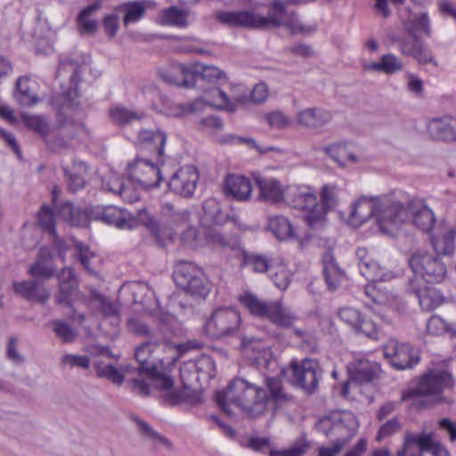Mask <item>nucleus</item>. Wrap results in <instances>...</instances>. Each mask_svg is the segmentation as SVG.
Masks as SVG:
<instances>
[{
  "label": "nucleus",
  "mask_w": 456,
  "mask_h": 456,
  "mask_svg": "<svg viewBox=\"0 0 456 456\" xmlns=\"http://www.w3.org/2000/svg\"><path fill=\"white\" fill-rule=\"evenodd\" d=\"M37 224L45 232L49 234L56 255L64 262V255L69 247L65 240L56 233L54 216L48 206H42L37 214Z\"/></svg>",
  "instance_id": "obj_20"
},
{
  "label": "nucleus",
  "mask_w": 456,
  "mask_h": 456,
  "mask_svg": "<svg viewBox=\"0 0 456 456\" xmlns=\"http://www.w3.org/2000/svg\"><path fill=\"white\" fill-rule=\"evenodd\" d=\"M15 292L22 297L32 301L43 303L50 297L51 292L37 281H24L13 283Z\"/></svg>",
  "instance_id": "obj_28"
},
{
  "label": "nucleus",
  "mask_w": 456,
  "mask_h": 456,
  "mask_svg": "<svg viewBox=\"0 0 456 456\" xmlns=\"http://www.w3.org/2000/svg\"><path fill=\"white\" fill-rule=\"evenodd\" d=\"M182 289L193 296L206 297L210 291V282L200 269V275L196 274L190 286H184Z\"/></svg>",
  "instance_id": "obj_54"
},
{
  "label": "nucleus",
  "mask_w": 456,
  "mask_h": 456,
  "mask_svg": "<svg viewBox=\"0 0 456 456\" xmlns=\"http://www.w3.org/2000/svg\"><path fill=\"white\" fill-rule=\"evenodd\" d=\"M338 315L342 322L357 333H362L371 338H377L378 326L372 320L366 318L358 309L345 306L338 310Z\"/></svg>",
  "instance_id": "obj_17"
},
{
  "label": "nucleus",
  "mask_w": 456,
  "mask_h": 456,
  "mask_svg": "<svg viewBox=\"0 0 456 456\" xmlns=\"http://www.w3.org/2000/svg\"><path fill=\"white\" fill-rule=\"evenodd\" d=\"M267 227L279 240L291 239L296 236L290 221L283 216H270Z\"/></svg>",
  "instance_id": "obj_38"
},
{
  "label": "nucleus",
  "mask_w": 456,
  "mask_h": 456,
  "mask_svg": "<svg viewBox=\"0 0 456 456\" xmlns=\"http://www.w3.org/2000/svg\"><path fill=\"white\" fill-rule=\"evenodd\" d=\"M53 257L54 255L50 248H40L36 263L29 268V273L34 277H52L55 269L53 265Z\"/></svg>",
  "instance_id": "obj_34"
},
{
  "label": "nucleus",
  "mask_w": 456,
  "mask_h": 456,
  "mask_svg": "<svg viewBox=\"0 0 456 456\" xmlns=\"http://www.w3.org/2000/svg\"><path fill=\"white\" fill-rule=\"evenodd\" d=\"M58 216L73 226L85 225L87 224V213L77 208L69 202H65L58 208Z\"/></svg>",
  "instance_id": "obj_42"
},
{
  "label": "nucleus",
  "mask_w": 456,
  "mask_h": 456,
  "mask_svg": "<svg viewBox=\"0 0 456 456\" xmlns=\"http://www.w3.org/2000/svg\"><path fill=\"white\" fill-rule=\"evenodd\" d=\"M405 29L409 35H416L417 32H421L427 37H430V21L428 12L411 16L405 22Z\"/></svg>",
  "instance_id": "obj_49"
},
{
  "label": "nucleus",
  "mask_w": 456,
  "mask_h": 456,
  "mask_svg": "<svg viewBox=\"0 0 456 456\" xmlns=\"http://www.w3.org/2000/svg\"><path fill=\"white\" fill-rule=\"evenodd\" d=\"M270 277L274 285L285 290L290 282V273L282 262L274 263L271 267Z\"/></svg>",
  "instance_id": "obj_53"
},
{
  "label": "nucleus",
  "mask_w": 456,
  "mask_h": 456,
  "mask_svg": "<svg viewBox=\"0 0 456 456\" xmlns=\"http://www.w3.org/2000/svg\"><path fill=\"white\" fill-rule=\"evenodd\" d=\"M371 216L375 217L381 233L394 236L404 220L406 211L393 196L362 197L352 206L348 222L351 225L357 227Z\"/></svg>",
  "instance_id": "obj_2"
},
{
  "label": "nucleus",
  "mask_w": 456,
  "mask_h": 456,
  "mask_svg": "<svg viewBox=\"0 0 456 456\" xmlns=\"http://www.w3.org/2000/svg\"><path fill=\"white\" fill-rule=\"evenodd\" d=\"M350 380L342 387V395L348 396L349 386L352 383H368L375 379L380 371V366L365 356L356 357L348 367Z\"/></svg>",
  "instance_id": "obj_15"
},
{
  "label": "nucleus",
  "mask_w": 456,
  "mask_h": 456,
  "mask_svg": "<svg viewBox=\"0 0 456 456\" xmlns=\"http://www.w3.org/2000/svg\"><path fill=\"white\" fill-rule=\"evenodd\" d=\"M367 69L383 72L387 75L396 73L403 69V64L400 58L393 53H387L380 57L379 61L367 64Z\"/></svg>",
  "instance_id": "obj_44"
},
{
  "label": "nucleus",
  "mask_w": 456,
  "mask_h": 456,
  "mask_svg": "<svg viewBox=\"0 0 456 456\" xmlns=\"http://www.w3.org/2000/svg\"><path fill=\"white\" fill-rule=\"evenodd\" d=\"M456 231L452 228H444L442 232L431 237V242L436 254L451 255L454 251V239Z\"/></svg>",
  "instance_id": "obj_41"
},
{
  "label": "nucleus",
  "mask_w": 456,
  "mask_h": 456,
  "mask_svg": "<svg viewBox=\"0 0 456 456\" xmlns=\"http://www.w3.org/2000/svg\"><path fill=\"white\" fill-rule=\"evenodd\" d=\"M180 377L184 387H190L200 382V375L195 370V365L192 361H187L180 367Z\"/></svg>",
  "instance_id": "obj_58"
},
{
  "label": "nucleus",
  "mask_w": 456,
  "mask_h": 456,
  "mask_svg": "<svg viewBox=\"0 0 456 456\" xmlns=\"http://www.w3.org/2000/svg\"><path fill=\"white\" fill-rule=\"evenodd\" d=\"M95 367L99 377L106 378L118 386H120L126 379L134 393L140 395H149L150 385L143 378H137L134 373L135 368L126 364L117 369L112 364L102 365L100 362H95Z\"/></svg>",
  "instance_id": "obj_13"
},
{
  "label": "nucleus",
  "mask_w": 456,
  "mask_h": 456,
  "mask_svg": "<svg viewBox=\"0 0 456 456\" xmlns=\"http://www.w3.org/2000/svg\"><path fill=\"white\" fill-rule=\"evenodd\" d=\"M408 265L413 273L409 281H416V284L441 283L447 275L446 265L441 258L427 250H417L408 258Z\"/></svg>",
  "instance_id": "obj_8"
},
{
  "label": "nucleus",
  "mask_w": 456,
  "mask_h": 456,
  "mask_svg": "<svg viewBox=\"0 0 456 456\" xmlns=\"http://www.w3.org/2000/svg\"><path fill=\"white\" fill-rule=\"evenodd\" d=\"M102 218L106 224H113L119 229L132 230L138 225V221L130 214L111 206L103 209Z\"/></svg>",
  "instance_id": "obj_33"
},
{
  "label": "nucleus",
  "mask_w": 456,
  "mask_h": 456,
  "mask_svg": "<svg viewBox=\"0 0 456 456\" xmlns=\"http://www.w3.org/2000/svg\"><path fill=\"white\" fill-rule=\"evenodd\" d=\"M60 289L56 296V301L60 305H69L76 293L77 282L76 276L70 268H63L59 275Z\"/></svg>",
  "instance_id": "obj_31"
},
{
  "label": "nucleus",
  "mask_w": 456,
  "mask_h": 456,
  "mask_svg": "<svg viewBox=\"0 0 456 456\" xmlns=\"http://www.w3.org/2000/svg\"><path fill=\"white\" fill-rule=\"evenodd\" d=\"M427 132L434 141L456 142V118L452 117L432 118L428 122Z\"/></svg>",
  "instance_id": "obj_23"
},
{
  "label": "nucleus",
  "mask_w": 456,
  "mask_h": 456,
  "mask_svg": "<svg viewBox=\"0 0 456 456\" xmlns=\"http://www.w3.org/2000/svg\"><path fill=\"white\" fill-rule=\"evenodd\" d=\"M425 432L414 434L406 431L402 447L397 451V456H422L425 452Z\"/></svg>",
  "instance_id": "obj_35"
},
{
  "label": "nucleus",
  "mask_w": 456,
  "mask_h": 456,
  "mask_svg": "<svg viewBox=\"0 0 456 456\" xmlns=\"http://www.w3.org/2000/svg\"><path fill=\"white\" fill-rule=\"evenodd\" d=\"M364 293L376 305L393 306L396 301V297L390 293L383 284L370 283L365 287Z\"/></svg>",
  "instance_id": "obj_40"
},
{
  "label": "nucleus",
  "mask_w": 456,
  "mask_h": 456,
  "mask_svg": "<svg viewBox=\"0 0 456 456\" xmlns=\"http://www.w3.org/2000/svg\"><path fill=\"white\" fill-rule=\"evenodd\" d=\"M263 118L270 127L275 129H284L291 123L290 119L279 110L265 113L264 114Z\"/></svg>",
  "instance_id": "obj_59"
},
{
  "label": "nucleus",
  "mask_w": 456,
  "mask_h": 456,
  "mask_svg": "<svg viewBox=\"0 0 456 456\" xmlns=\"http://www.w3.org/2000/svg\"><path fill=\"white\" fill-rule=\"evenodd\" d=\"M425 439V452H428L432 456H450L449 451L440 442L436 440V435L433 432L426 433Z\"/></svg>",
  "instance_id": "obj_60"
},
{
  "label": "nucleus",
  "mask_w": 456,
  "mask_h": 456,
  "mask_svg": "<svg viewBox=\"0 0 456 456\" xmlns=\"http://www.w3.org/2000/svg\"><path fill=\"white\" fill-rule=\"evenodd\" d=\"M101 8L100 3H95L85 7L78 14L77 22L80 34L93 35L96 32L98 24L95 20L89 17Z\"/></svg>",
  "instance_id": "obj_46"
},
{
  "label": "nucleus",
  "mask_w": 456,
  "mask_h": 456,
  "mask_svg": "<svg viewBox=\"0 0 456 456\" xmlns=\"http://www.w3.org/2000/svg\"><path fill=\"white\" fill-rule=\"evenodd\" d=\"M323 275L328 288L336 289L341 283L344 273L338 266L334 256L330 251L326 252L322 257Z\"/></svg>",
  "instance_id": "obj_37"
},
{
  "label": "nucleus",
  "mask_w": 456,
  "mask_h": 456,
  "mask_svg": "<svg viewBox=\"0 0 456 456\" xmlns=\"http://www.w3.org/2000/svg\"><path fill=\"white\" fill-rule=\"evenodd\" d=\"M256 28L266 27L284 26L292 33H306L307 30L300 23L295 12L288 13L286 11V2L281 0H273L269 4V12L267 17L256 14Z\"/></svg>",
  "instance_id": "obj_11"
},
{
  "label": "nucleus",
  "mask_w": 456,
  "mask_h": 456,
  "mask_svg": "<svg viewBox=\"0 0 456 456\" xmlns=\"http://www.w3.org/2000/svg\"><path fill=\"white\" fill-rule=\"evenodd\" d=\"M359 421L351 411H333L320 418L315 423V428L328 439L346 445L356 435Z\"/></svg>",
  "instance_id": "obj_7"
},
{
  "label": "nucleus",
  "mask_w": 456,
  "mask_h": 456,
  "mask_svg": "<svg viewBox=\"0 0 456 456\" xmlns=\"http://www.w3.org/2000/svg\"><path fill=\"white\" fill-rule=\"evenodd\" d=\"M265 385L269 394L246 379H234L225 391L216 393V400L229 416H233L237 409L250 418H257L266 411L270 401L279 404L289 400L279 379L267 378Z\"/></svg>",
  "instance_id": "obj_1"
},
{
  "label": "nucleus",
  "mask_w": 456,
  "mask_h": 456,
  "mask_svg": "<svg viewBox=\"0 0 456 456\" xmlns=\"http://www.w3.org/2000/svg\"><path fill=\"white\" fill-rule=\"evenodd\" d=\"M284 377L291 379V382L307 392H313L318 386L320 367L316 361L305 359L293 360L288 368L281 370Z\"/></svg>",
  "instance_id": "obj_12"
},
{
  "label": "nucleus",
  "mask_w": 456,
  "mask_h": 456,
  "mask_svg": "<svg viewBox=\"0 0 456 456\" xmlns=\"http://www.w3.org/2000/svg\"><path fill=\"white\" fill-rule=\"evenodd\" d=\"M260 198L269 203H280L284 200L286 186L275 178L256 179Z\"/></svg>",
  "instance_id": "obj_30"
},
{
  "label": "nucleus",
  "mask_w": 456,
  "mask_h": 456,
  "mask_svg": "<svg viewBox=\"0 0 456 456\" xmlns=\"http://www.w3.org/2000/svg\"><path fill=\"white\" fill-rule=\"evenodd\" d=\"M38 90V82L32 77L25 75L17 79L13 96L20 105L32 107L41 101Z\"/></svg>",
  "instance_id": "obj_22"
},
{
  "label": "nucleus",
  "mask_w": 456,
  "mask_h": 456,
  "mask_svg": "<svg viewBox=\"0 0 456 456\" xmlns=\"http://www.w3.org/2000/svg\"><path fill=\"white\" fill-rule=\"evenodd\" d=\"M427 331L433 336H440L444 333L456 335V329L448 324L444 320L437 315L432 316L427 322Z\"/></svg>",
  "instance_id": "obj_56"
},
{
  "label": "nucleus",
  "mask_w": 456,
  "mask_h": 456,
  "mask_svg": "<svg viewBox=\"0 0 456 456\" xmlns=\"http://www.w3.org/2000/svg\"><path fill=\"white\" fill-rule=\"evenodd\" d=\"M407 38L398 41L399 50L403 55L411 56L419 64L432 63L437 66L431 51L425 45L423 41L416 35H409Z\"/></svg>",
  "instance_id": "obj_18"
},
{
  "label": "nucleus",
  "mask_w": 456,
  "mask_h": 456,
  "mask_svg": "<svg viewBox=\"0 0 456 456\" xmlns=\"http://www.w3.org/2000/svg\"><path fill=\"white\" fill-rule=\"evenodd\" d=\"M383 353L391 365L398 370L411 368L419 362L418 357H412L411 348L409 345L400 344L395 339H389L384 345Z\"/></svg>",
  "instance_id": "obj_16"
},
{
  "label": "nucleus",
  "mask_w": 456,
  "mask_h": 456,
  "mask_svg": "<svg viewBox=\"0 0 456 456\" xmlns=\"http://www.w3.org/2000/svg\"><path fill=\"white\" fill-rule=\"evenodd\" d=\"M338 188L335 185L326 184L322 187L321 192L322 206L325 214L337 204Z\"/></svg>",
  "instance_id": "obj_61"
},
{
  "label": "nucleus",
  "mask_w": 456,
  "mask_h": 456,
  "mask_svg": "<svg viewBox=\"0 0 456 456\" xmlns=\"http://www.w3.org/2000/svg\"><path fill=\"white\" fill-rule=\"evenodd\" d=\"M52 325L56 336L63 342L69 343L76 338V331L67 323L60 321H54Z\"/></svg>",
  "instance_id": "obj_63"
},
{
  "label": "nucleus",
  "mask_w": 456,
  "mask_h": 456,
  "mask_svg": "<svg viewBox=\"0 0 456 456\" xmlns=\"http://www.w3.org/2000/svg\"><path fill=\"white\" fill-rule=\"evenodd\" d=\"M157 22L161 26L185 28L188 25V12L176 6L163 9L158 16Z\"/></svg>",
  "instance_id": "obj_39"
},
{
  "label": "nucleus",
  "mask_w": 456,
  "mask_h": 456,
  "mask_svg": "<svg viewBox=\"0 0 456 456\" xmlns=\"http://www.w3.org/2000/svg\"><path fill=\"white\" fill-rule=\"evenodd\" d=\"M453 385L451 373L445 370H431L422 375L414 388L405 392L402 400L413 398L417 403L428 407L438 403H448L443 391Z\"/></svg>",
  "instance_id": "obj_4"
},
{
  "label": "nucleus",
  "mask_w": 456,
  "mask_h": 456,
  "mask_svg": "<svg viewBox=\"0 0 456 456\" xmlns=\"http://www.w3.org/2000/svg\"><path fill=\"white\" fill-rule=\"evenodd\" d=\"M199 173H173L167 186L175 193L183 197H191L196 188Z\"/></svg>",
  "instance_id": "obj_29"
},
{
  "label": "nucleus",
  "mask_w": 456,
  "mask_h": 456,
  "mask_svg": "<svg viewBox=\"0 0 456 456\" xmlns=\"http://www.w3.org/2000/svg\"><path fill=\"white\" fill-rule=\"evenodd\" d=\"M143 113H138L125 107L114 106L110 110L111 120L120 126H125L134 120H140L144 118Z\"/></svg>",
  "instance_id": "obj_51"
},
{
  "label": "nucleus",
  "mask_w": 456,
  "mask_h": 456,
  "mask_svg": "<svg viewBox=\"0 0 456 456\" xmlns=\"http://www.w3.org/2000/svg\"><path fill=\"white\" fill-rule=\"evenodd\" d=\"M241 347L245 353L263 354V356L268 354L269 346L261 338L255 337L243 336L241 338Z\"/></svg>",
  "instance_id": "obj_57"
},
{
  "label": "nucleus",
  "mask_w": 456,
  "mask_h": 456,
  "mask_svg": "<svg viewBox=\"0 0 456 456\" xmlns=\"http://www.w3.org/2000/svg\"><path fill=\"white\" fill-rule=\"evenodd\" d=\"M157 346L156 343L146 342L135 349L134 357L139 367L135 368L134 373L137 378L146 379L148 384L151 379L157 387L163 390V396L169 403H179L185 399L186 395L183 391L173 389L174 381L170 373L175 367V360L151 362L152 353Z\"/></svg>",
  "instance_id": "obj_3"
},
{
  "label": "nucleus",
  "mask_w": 456,
  "mask_h": 456,
  "mask_svg": "<svg viewBox=\"0 0 456 456\" xmlns=\"http://www.w3.org/2000/svg\"><path fill=\"white\" fill-rule=\"evenodd\" d=\"M223 191L224 195L239 201L250 199L252 192V180L240 173H231L224 181Z\"/></svg>",
  "instance_id": "obj_19"
},
{
  "label": "nucleus",
  "mask_w": 456,
  "mask_h": 456,
  "mask_svg": "<svg viewBox=\"0 0 456 456\" xmlns=\"http://www.w3.org/2000/svg\"><path fill=\"white\" fill-rule=\"evenodd\" d=\"M323 151L338 164L339 167H346L359 161L358 151L352 142L334 143L325 147Z\"/></svg>",
  "instance_id": "obj_26"
},
{
  "label": "nucleus",
  "mask_w": 456,
  "mask_h": 456,
  "mask_svg": "<svg viewBox=\"0 0 456 456\" xmlns=\"http://www.w3.org/2000/svg\"><path fill=\"white\" fill-rule=\"evenodd\" d=\"M207 242L214 248H230L235 245L236 237L233 234H226L221 226L214 225L205 230Z\"/></svg>",
  "instance_id": "obj_43"
},
{
  "label": "nucleus",
  "mask_w": 456,
  "mask_h": 456,
  "mask_svg": "<svg viewBox=\"0 0 456 456\" xmlns=\"http://www.w3.org/2000/svg\"><path fill=\"white\" fill-rule=\"evenodd\" d=\"M159 77L167 84L191 86V67L181 63H169L158 71Z\"/></svg>",
  "instance_id": "obj_24"
},
{
  "label": "nucleus",
  "mask_w": 456,
  "mask_h": 456,
  "mask_svg": "<svg viewBox=\"0 0 456 456\" xmlns=\"http://www.w3.org/2000/svg\"><path fill=\"white\" fill-rule=\"evenodd\" d=\"M200 275V268L191 262H181L176 265L174 273L175 283L181 289L184 286H190V283L196 277Z\"/></svg>",
  "instance_id": "obj_45"
},
{
  "label": "nucleus",
  "mask_w": 456,
  "mask_h": 456,
  "mask_svg": "<svg viewBox=\"0 0 456 456\" xmlns=\"http://www.w3.org/2000/svg\"><path fill=\"white\" fill-rule=\"evenodd\" d=\"M359 270L362 275L370 283L382 281L384 278V270L372 259L359 262Z\"/></svg>",
  "instance_id": "obj_52"
},
{
  "label": "nucleus",
  "mask_w": 456,
  "mask_h": 456,
  "mask_svg": "<svg viewBox=\"0 0 456 456\" xmlns=\"http://www.w3.org/2000/svg\"><path fill=\"white\" fill-rule=\"evenodd\" d=\"M403 208L406 211V216L401 223L403 224L411 215L412 223L419 230L423 232H429L436 222L434 212L427 206L424 200L419 199H414L408 204V208Z\"/></svg>",
  "instance_id": "obj_21"
},
{
  "label": "nucleus",
  "mask_w": 456,
  "mask_h": 456,
  "mask_svg": "<svg viewBox=\"0 0 456 456\" xmlns=\"http://www.w3.org/2000/svg\"><path fill=\"white\" fill-rule=\"evenodd\" d=\"M191 67L192 77L191 86H194L200 79L207 83L214 84L225 78V74L216 66L195 62L191 64Z\"/></svg>",
  "instance_id": "obj_36"
},
{
  "label": "nucleus",
  "mask_w": 456,
  "mask_h": 456,
  "mask_svg": "<svg viewBox=\"0 0 456 456\" xmlns=\"http://www.w3.org/2000/svg\"><path fill=\"white\" fill-rule=\"evenodd\" d=\"M238 300L250 314L267 319L280 327L289 328L296 320L294 313L280 301H265L250 291L240 294Z\"/></svg>",
  "instance_id": "obj_6"
},
{
  "label": "nucleus",
  "mask_w": 456,
  "mask_h": 456,
  "mask_svg": "<svg viewBox=\"0 0 456 456\" xmlns=\"http://www.w3.org/2000/svg\"><path fill=\"white\" fill-rule=\"evenodd\" d=\"M241 324L239 311L232 307L215 310L204 324L205 333L216 339L235 336Z\"/></svg>",
  "instance_id": "obj_9"
},
{
  "label": "nucleus",
  "mask_w": 456,
  "mask_h": 456,
  "mask_svg": "<svg viewBox=\"0 0 456 456\" xmlns=\"http://www.w3.org/2000/svg\"><path fill=\"white\" fill-rule=\"evenodd\" d=\"M291 204L295 208L305 210V220L311 227L321 224L325 219V210L318 205L313 189L307 185H298L292 189Z\"/></svg>",
  "instance_id": "obj_14"
},
{
  "label": "nucleus",
  "mask_w": 456,
  "mask_h": 456,
  "mask_svg": "<svg viewBox=\"0 0 456 456\" xmlns=\"http://www.w3.org/2000/svg\"><path fill=\"white\" fill-rule=\"evenodd\" d=\"M206 106L225 110L229 112L235 111V104L230 101L227 94L218 87H212L204 94L203 98H197L194 101L176 104L169 110V115L183 117L194 114L202 110Z\"/></svg>",
  "instance_id": "obj_10"
},
{
  "label": "nucleus",
  "mask_w": 456,
  "mask_h": 456,
  "mask_svg": "<svg viewBox=\"0 0 456 456\" xmlns=\"http://www.w3.org/2000/svg\"><path fill=\"white\" fill-rule=\"evenodd\" d=\"M148 1H127L114 7V11L124 12L123 23L126 27L142 20L150 7Z\"/></svg>",
  "instance_id": "obj_32"
},
{
  "label": "nucleus",
  "mask_w": 456,
  "mask_h": 456,
  "mask_svg": "<svg viewBox=\"0 0 456 456\" xmlns=\"http://www.w3.org/2000/svg\"><path fill=\"white\" fill-rule=\"evenodd\" d=\"M22 121L28 128L37 133L42 137L45 138L48 135L50 126L45 117L39 115H23Z\"/></svg>",
  "instance_id": "obj_55"
},
{
  "label": "nucleus",
  "mask_w": 456,
  "mask_h": 456,
  "mask_svg": "<svg viewBox=\"0 0 456 456\" xmlns=\"http://www.w3.org/2000/svg\"><path fill=\"white\" fill-rule=\"evenodd\" d=\"M215 18L221 24L230 27L256 28V13L250 11H220L215 14Z\"/></svg>",
  "instance_id": "obj_27"
},
{
  "label": "nucleus",
  "mask_w": 456,
  "mask_h": 456,
  "mask_svg": "<svg viewBox=\"0 0 456 456\" xmlns=\"http://www.w3.org/2000/svg\"><path fill=\"white\" fill-rule=\"evenodd\" d=\"M273 262L265 256L256 253H244L242 265L250 267L254 272L264 273L271 271Z\"/></svg>",
  "instance_id": "obj_50"
},
{
  "label": "nucleus",
  "mask_w": 456,
  "mask_h": 456,
  "mask_svg": "<svg viewBox=\"0 0 456 456\" xmlns=\"http://www.w3.org/2000/svg\"><path fill=\"white\" fill-rule=\"evenodd\" d=\"M424 284H416V281H409L408 291L413 293L419 299L420 307L431 311L444 303V297L434 288H423Z\"/></svg>",
  "instance_id": "obj_25"
},
{
  "label": "nucleus",
  "mask_w": 456,
  "mask_h": 456,
  "mask_svg": "<svg viewBox=\"0 0 456 456\" xmlns=\"http://www.w3.org/2000/svg\"><path fill=\"white\" fill-rule=\"evenodd\" d=\"M330 119L329 112L317 110V109H306L300 111L297 115L298 124L315 127L323 125Z\"/></svg>",
  "instance_id": "obj_47"
},
{
  "label": "nucleus",
  "mask_w": 456,
  "mask_h": 456,
  "mask_svg": "<svg viewBox=\"0 0 456 456\" xmlns=\"http://www.w3.org/2000/svg\"><path fill=\"white\" fill-rule=\"evenodd\" d=\"M191 361L195 365V370H197V373L200 375V379L203 376H212L215 370V363L209 356L203 354Z\"/></svg>",
  "instance_id": "obj_62"
},
{
  "label": "nucleus",
  "mask_w": 456,
  "mask_h": 456,
  "mask_svg": "<svg viewBox=\"0 0 456 456\" xmlns=\"http://www.w3.org/2000/svg\"><path fill=\"white\" fill-rule=\"evenodd\" d=\"M167 135L160 129H142L137 134V144L144 150L154 154L153 158L144 159L136 157L129 162L126 171H136L142 169H151V171H160L165 163V146Z\"/></svg>",
  "instance_id": "obj_5"
},
{
  "label": "nucleus",
  "mask_w": 456,
  "mask_h": 456,
  "mask_svg": "<svg viewBox=\"0 0 456 456\" xmlns=\"http://www.w3.org/2000/svg\"><path fill=\"white\" fill-rule=\"evenodd\" d=\"M61 362L62 365L69 366L70 368L78 367L87 369L90 365V360L87 356L72 354H64Z\"/></svg>",
  "instance_id": "obj_64"
},
{
  "label": "nucleus",
  "mask_w": 456,
  "mask_h": 456,
  "mask_svg": "<svg viewBox=\"0 0 456 456\" xmlns=\"http://www.w3.org/2000/svg\"><path fill=\"white\" fill-rule=\"evenodd\" d=\"M202 208L205 216L214 225L222 226L230 219V216L222 211L219 201L215 198L206 200Z\"/></svg>",
  "instance_id": "obj_48"
}]
</instances>
